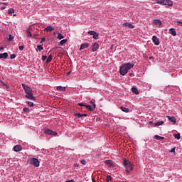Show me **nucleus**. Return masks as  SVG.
I'll list each match as a JSON object with an SVG mask.
<instances>
[{"mask_svg":"<svg viewBox=\"0 0 182 182\" xmlns=\"http://www.w3.org/2000/svg\"><path fill=\"white\" fill-rule=\"evenodd\" d=\"M174 137H175V139H177V140H180V139H181L180 133L176 134L174 135Z\"/></svg>","mask_w":182,"mask_h":182,"instance_id":"33","label":"nucleus"},{"mask_svg":"<svg viewBox=\"0 0 182 182\" xmlns=\"http://www.w3.org/2000/svg\"><path fill=\"white\" fill-rule=\"evenodd\" d=\"M156 1H158V0H156Z\"/></svg>","mask_w":182,"mask_h":182,"instance_id":"59","label":"nucleus"},{"mask_svg":"<svg viewBox=\"0 0 182 182\" xmlns=\"http://www.w3.org/2000/svg\"><path fill=\"white\" fill-rule=\"evenodd\" d=\"M121 110L125 113H129V112H130V109L129 108H126L125 107H121Z\"/></svg>","mask_w":182,"mask_h":182,"instance_id":"22","label":"nucleus"},{"mask_svg":"<svg viewBox=\"0 0 182 182\" xmlns=\"http://www.w3.org/2000/svg\"><path fill=\"white\" fill-rule=\"evenodd\" d=\"M176 151V148H173L171 150V153H174Z\"/></svg>","mask_w":182,"mask_h":182,"instance_id":"47","label":"nucleus"},{"mask_svg":"<svg viewBox=\"0 0 182 182\" xmlns=\"http://www.w3.org/2000/svg\"><path fill=\"white\" fill-rule=\"evenodd\" d=\"M4 50V47L0 48V50Z\"/></svg>","mask_w":182,"mask_h":182,"instance_id":"53","label":"nucleus"},{"mask_svg":"<svg viewBox=\"0 0 182 182\" xmlns=\"http://www.w3.org/2000/svg\"><path fill=\"white\" fill-rule=\"evenodd\" d=\"M89 35H92V36H94L95 33H96V31H88Z\"/></svg>","mask_w":182,"mask_h":182,"instance_id":"37","label":"nucleus"},{"mask_svg":"<svg viewBox=\"0 0 182 182\" xmlns=\"http://www.w3.org/2000/svg\"><path fill=\"white\" fill-rule=\"evenodd\" d=\"M78 106H80L81 107H86V105L83 102L78 103Z\"/></svg>","mask_w":182,"mask_h":182,"instance_id":"36","label":"nucleus"},{"mask_svg":"<svg viewBox=\"0 0 182 182\" xmlns=\"http://www.w3.org/2000/svg\"><path fill=\"white\" fill-rule=\"evenodd\" d=\"M85 107H86V109H87L90 112H93V110H95V109H96V107H95L92 105H85Z\"/></svg>","mask_w":182,"mask_h":182,"instance_id":"18","label":"nucleus"},{"mask_svg":"<svg viewBox=\"0 0 182 182\" xmlns=\"http://www.w3.org/2000/svg\"><path fill=\"white\" fill-rule=\"evenodd\" d=\"M52 60V55H49L46 60V63H49Z\"/></svg>","mask_w":182,"mask_h":182,"instance_id":"32","label":"nucleus"},{"mask_svg":"<svg viewBox=\"0 0 182 182\" xmlns=\"http://www.w3.org/2000/svg\"><path fill=\"white\" fill-rule=\"evenodd\" d=\"M89 46V43H82L80 46V50H83V49H86Z\"/></svg>","mask_w":182,"mask_h":182,"instance_id":"17","label":"nucleus"},{"mask_svg":"<svg viewBox=\"0 0 182 182\" xmlns=\"http://www.w3.org/2000/svg\"><path fill=\"white\" fill-rule=\"evenodd\" d=\"M152 41H153V42L155 43V45H156V46L160 45V41L159 40V38H157V36H154L152 37Z\"/></svg>","mask_w":182,"mask_h":182,"instance_id":"8","label":"nucleus"},{"mask_svg":"<svg viewBox=\"0 0 182 182\" xmlns=\"http://www.w3.org/2000/svg\"><path fill=\"white\" fill-rule=\"evenodd\" d=\"M66 42H68V39H63L60 41V45L62 46L65 45V43H66Z\"/></svg>","mask_w":182,"mask_h":182,"instance_id":"24","label":"nucleus"},{"mask_svg":"<svg viewBox=\"0 0 182 182\" xmlns=\"http://www.w3.org/2000/svg\"><path fill=\"white\" fill-rule=\"evenodd\" d=\"M125 26H127V28H129L130 29L134 28V26H133V24H132L130 23H126Z\"/></svg>","mask_w":182,"mask_h":182,"instance_id":"21","label":"nucleus"},{"mask_svg":"<svg viewBox=\"0 0 182 182\" xmlns=\"http://www.w3.org/2000/svg\"><path fill=\"white\" fill-rule=\"evenodd\" d=\"M75 117H76L77 119H80L82 117V114L80 113H77V114H75Z\"/></svg>","mask_w":182,"mask_h":182,"instance_id":"29","label":"nucleus"},{"mask_svg":"<svg viewBox=\"0 0 182 182\" xmlns=\"http://www.w3.org/2000/svg\"><path fill=\"white\" fill-rule=\"evenodd\" d=\"M83 116H85V117H87V114H82V117H83Z\"/></svg>","mask_w":182,"mask_h":182,"instance_id":"48","label":"nucleus"},{"mask_svg":"<svg viewBox=\"0 0 182 182\" xmlns=\"http://www.w3.org/2000/svg\"><path fill=\"white\" fill-rule=\"evenodd\" d=\"M45 41H46V38H42L41 43H43V42H45Z\"/></svg>","mask_w":182,"mask_h":182,"instance_id":"46","label":"nucleus"},{"mask_svg":"<svg viewBox=\"0 0 182 182\" xmlns=\"http://www.w3.org/2000/svg\"><path fill=\"white\" fill-rule=\"evenodd\" d=\"M43 44H42V45H38V46H37L36 50H39V52H41V50H43Z\"/></svg>","mask_w":182,"mask_h":182,"instance_id":"25","label":"nucleus"},{"mask_svg":"<svg viewBox=\"0 0 182 182\" xmlns=\"http://www.w3.org/2000/svg\"><path fill=\"white\" fill-rule=\"evenodd\" d=\"M178 23H179V25H181V26L182 27V21H178Z\"/></svg>","mask_w":182,"mask_h":182,"instance_id":"49","label":"nucleus"},{"mask_svg":"<svg viewBox=\"0 0 182 182\" xmlns=\"http://www.w3.org/2000/svg\"><path fill=\"white\" fill-rule=\"evenodd\" d=\"M99 48H100V46L97 43H95L92 45V51L96 52V50H97V49H99Z\"/></svg>","mask_w":182,"mask_h":182,"instance_id":"7","label":"nucleus"},{"mask_svg":"<svg viewBox=\"0 0 182 182\" xmlns=\"http://www.w3.org/2000/svg\"><path fill=\"white\" fill-rule=\"evenodd\" d=\"M57 90H60L61 92H65V90H66V87L58 86Z\"/></svg>","mask_w":182,"mask_h":182,"instance_id":"20","label":"nucleus"},{"mask_svg":"<svg viewBox=\"0 0 182 182\" xmlns=\"http://www.w3.org/2000/svg\"><path fill=\"white\" fill-rule=\"evenodd\" d=\"M0 83H1V86L4 87V89H9V85L5 83L4 81H0Z\"/></svg>","mask_w":182,"mask_h":182,"instance_id":"16","label":"nucleus"},{"mask_svg":"<svg viewBox=\"0 0 182 182\" xmlns=\"http://www.w3.org/2000/svg\"><path fill=\"white\" fill-rule=\"evenodd\" d=\"M63 38H65V36H63V35H62V33H58V39H63Z\"/></svg>","mask_w":182,"mask_h":182,"instance_id":"31","label":"nucleus"},{"mask_svg":"<svg viewBox=\"0 0 182 182\" xmlns=\"http://www.w3.org/2000/svg\"><path fill=\"white\" fill-rule=\"evenodd\" d=\"M75 167H79V165L77 164H75Z\"/></svg>","mask_w":182,"mask_h":182,"instance_id":"50","label":"nucleus"},{"mask_svg":"<svg viewBox=\"0 0 182 182\" xmlns=\"http://www.w3.org/2000/svg\"><path fill=\"white\" fill-rule=\"evenodd\" d=\"M133 68H134V64L133 63H128L122 64L119 68V74L122 75V76H124V75L127 74L129 70L133 69Z\"/></svg>","mask_w":182,"mask_h":182,"instance_id":"2","label":"nucleus"},{"mask_svg":"<svg viewBox=\"0 0 182 182\" xmlns=\"http://www.w3.org/2000/svg\"><path fill=\"white\" fill-rule=\"evenodd\" d=\"M106 181H107V182H110V181H112V176H107Z\"/></svg>","mask_w":182,"mask_h":182,"instance_id":"35","label":"nucleus"},{"mask_svg":"<svg viewBox=\"0 0 182 182\" xmlns=\"http://www.w3.org/2000/svg\"><path fill=\"white\" fill-rule=\"evenodd\" d=\"M132 93H134L135 95H139V90H137V87H133L132 88Z\"/></svg>","mask_w":182,"mask_h":182,"instance_id":"19","label":"nucleus"},{"mask_svg":"<svg viewBox=\"0 0 182 182\" xmlns=\"http://www.w3.org/2000/svg\"><path fill=\"white\" fill-rule=\"evenodd\" d=\"M22 87L26 94L25 97H26V99H28V100H33V102H35L36 100V97L33 96V90H32V88L25 84H22Z\"/></svg>","mask_w":182,"mask_h":182,"instance_id":"1","label":"nucleus"},{"mask_svg":"<svg viewBox=\"0 0 182 182\" xmlns=\"http://www.w3.org/2000/svg\"><path fill=\"white\" fill-rule=\"evenodd\" d=\"M155 138L156 140H163L164 139V136H161L160 135H155Z\"/></svg>","mask_w":182,"mask_h":182,"instance_id":"26","label":"nucleus"},{"mask_svg":"<svg viewBox=\"0 0 182 182\" xmlns=\"http://www.w3.org/2000/svg\"><path fill=\"white\" fill-rule=\"evenodd\" d=\"M27 35H28V36H30V38H32V33H31V31H29V30L27 31Z\"/></svg>","mask_w":182,"mask_h":182,"instance_id":"38","label":"nucleus"},{"mask_svg":"<svg viewBox=\"0 0 182 182\" xmlns=\"http://www.w3.org/2000/svg\"><path fill=\"white\" fill-rule=\"evenodd\" d=\"M165 0H158L156 2L157 4H160L161 5H164Z\"/></svg>","mask_w":182,"mask_h":182,"instance_id":"34","label":"nucleus"},{"mask_svg":"<svg viewBox=\"0 0 182 182\" xmlns=\"http://www.w3.org/2000/svg\"><path fill=\"white\" fill-rule=\"evenodd\" d=\"M81 164L86 166V160H85V159L81 160Z\"/></svg>","mask_w":182,"mask_h":182,"instance_id":"43","label":"nucleus"},{"mask_svg":"<svg viewBox=\"0 0 182 182\" xmlns=\"http://www.w3.org/2000/svg\"><path fill=\"white\" fill-rule=\"evenodd\" d=\"M14 39V36L12 35H9V41H12Z\"/></svg>","mask_w":182,"mask_h":182,"instance_id":"41","label":"nucleus"},{"mask_svg":"<svg viewBox=\"0 0 182 182\" xmlns=\"http://www.w3.org/2000/svg\"><path fill=\"white\" fill-rule=\"evenodd\" d=\"M25 48V46H20L19 47H18V49L20 50H23V48Z\"/></svg>","mask_w":182,"mask_h":182,"instance_id":"44","label":"nucleus"},{"mask_svg":"<svg viewBox=\"0 0 182 182\" xmlns=\"http://www.w3.org/2000/svg\"><path fill=\"white\" fill-rule=\"evenodd\" d=\"M44 31L46 32H52L53 31H55V28L52 26H48L44 29Z\"/></svg>","mask_w":182,"mask_h":182,"instance_id":"12","label":"nucleus"},{"mask_svg":"<svg viewBox=\"0 0 182 182\" xmlns=\"http://www.w3.org/2000/svg\"><path fill=\"white\" fill-rule=\"evenodd\" d=\"M164 5H168V6H173V1H171V0H164Z\"/></svg>","mask_w":182,"mask_h":182,"instance_id":"14","label":"nucleus"},{"mask_svg":"<svg viewBox=\"0 0 182 182\" xmlns=\"http://www.w3.org/2000/svg\"><path fill=\"white\" fill-rule=\"evenodd\" d=\"M70 73H71V72H70H70H68V75H70Z\"/></svg>","mask_w":182,"mask_h":182,"instance_id":"55","label":"nucleus"},{"mask_svg":"<svg viewBox=\"0 0 182 182\" xmlns=\"http://www.w3.org/2000/svg\"><path fill=\"white\" fill-rule=\"evenodd\" d=\"M167 119L172 123V124H176L177 123V119H176V117H171V116H166Z\"/></svg>","mask_w":182,"mask_h":182,"instance_id":"6","label":"nucleus"},{"mask_svg":"<svg viewBox=\"0 0 182 182\" xmlns=\"http://www.w3.org/2000/svg\"><path fill=\"white\" fill-rule=\"evenodd\" d=\"M153 24L156 25V26H161V21L159 19H154L153 20Z\"/></svg>","mask_w":182,"mask_h":182,"instance_id":"9","label":"nucleus"},{"mask_svg":"<svg viewBox=\"0 0 182 182\" xmlns=\"http://www.w3.org/2000/svg\"><path fill=\"white\" fill-rule=\"evenodd\" d=\"M23 112H29V108H28V107H24V108L23 109Z\"/></svg>","mask_w":182,"mask_h":182,"instance_id":"42","label":"nucleus"},{"mask_svg":"<svg viewBox=\"0 0 182 182\" xmlns=\"http://www.w3.org/2000/svg\"><path fill=\"white\" fill-rule=\"evenodd\" d=\"M149 59H150V60H151V59H153V57L152 56L149 57Z\"/></svg>","mask_w":182,"mask_h":182,"instance_id":"54","label":"nucleus"},{"mask_svg":"<svg viewBox=\"0 0 182 182\" xmlns=\"http://www.w3.org/2000/svg\"><path fill=\"white\" fill-rule=\"evenodd\" d=\"M105 164L107 165L108 167H114V164H113V161H112V160L105 161Z\"/></svg>","mask_w":182,"mask_h":182,"instance_id":"11","label":"nucleus"},{"mask_svg":"<svg viewBox=\"0 0 182 182\" xmlns=\"http://www.w3.org/2000/svg\"><path fill=\"white\" fill-rule=\"evenodd\" d=\"M0 59H8V53H0Z\"/></svg>","mask_w":182,"mask_h":182,"instance_id":"15","label":"nucleus"},{"mask_svg":"<svg viewBox=\"0 0 182 182\" xmlns=\"http://www.w3.org/2000/svg\"><path fill=\"white\" fill-rule=\"evenodd\" d=\"M14 151L16 152L22 151V146L21 145H16L14 146Z\"/></svg>","mask_w":182,"mask_h":182,"instance_id":"10","label":"nucleus"},{"mask_svg":"<svg viewBox=\"0 0 182 182\" xmlns=\"http://www.w3.org/2000/svg\"><path fill=\"white\" fill-rule=\"evenodd\" d=\"M46 59H48V56H46V55H43V56H42V60L44 62V60H45Z\"/></svg>","mask_w":182,"mask_h":182,"instance_id":"45","label":"nucleus"},{"mask_svg":"<svg viewBox=\"0 0 182 182\" xmlns=\"http://www.w3.org/2000/svg\"><path fill=\"white\" fill-rule=\"evenodd\" d=\"M94 39H99V33L95 32V33L92 36Z\"/></svg>","mask_w":182,"mask_h":182,"instance_id":"30","label":"nucleus"},{"mask_svg":"<svg viewBox=\"0 0 182 182\" xmlns=\"http://www.w3.org/2000/svg\"><path fill=\"white\" fill-rule=\"evenodd\" d=\"M123 165L126 168V173H127L128 174L132 173V171H133V170L134 169V168L133 167V164L129 160L124 159L123 161Z\"/></svg>","mask_w":182,"mask_h":182,"instance_id":"3","label":"nucleus"},{"mask_svg":"<svg viewBox=\"0 0 182 182\" xmlns=\"http://www.w3.org/2000/svg\"><path fill=\"white\" fill-rule=\"evenodd\" d=\"M44 132L46 134H48L49 136H56V134H58V132L48 129H46Z\"/></svg>","mask_w":182,"mask_h":182,"instance_id":"5","label":"nucleus"},{"mask_svg":"<svg viewBox=\"0 0 182 182\" xmlns=\"http://www.w3.org/2000/svg\"><path fill=\"white\" fill-rule=\"evenodd\" d=\"M31 163L35 167H39L41 162H39V159L36 158H32L31 159Z\"/></svg>","mask_w":182,"mask_h":182,"instance_id":"4","label":"nucleus"},{"mask_svg":"<svg viewBox=\"0 0 182 182\" xmlns=\"http://www.w3.org/2000/svg\"><path fill=\"white\" fill-rule=\"evenodd\" d=\"M15 58H16V55H15V54H11V55H10V58H11V59H15Z\"/></svg>","mask_w":182,"mask_h":182,"instance_id":"40","label":"nucleus"},{"mask_svg":"<svg viewBox=\"0 0 182 182\" xmlns=\"http://www.w3.org/2000/svg\"><path fill=\"white\" fill-rule=\"evenodd\" d=\"M92 181H93V182H96V181H95V179H92Z\"/></svg>","mask_w":182,"mask_h":182,"instance_id":"57","label":"nucleus"},{"mask_svg":"<svg viewBox=\"0 0 182 182\" xmlns=\"http://www.w3.org/2000/svg\"><path fill=\"white\" fill-rule=\"evenodd\" d=\"M169 33H170V35H172L173 36H176V35H177V31H176V28H170Z\"/></svg>","mask_w":182,"mask_h":182,"instance_id":"13","label":"nucleus"},{"mask_svg":"<svg viewBox=\"0 0 182 182\" xmlns=\"http://www.w3.org/2000/svg\"><path fill=\"white\" fill-rule=\"evenodd\" d=\"M90 103L92 105V106H93L94 107H96V104L95 103V100H91V101H90Z\"/></svg>","mask_w":182,"mask_h":182,"instance_id":"39","label":"nucleus"},{"mask_svg":"<svg viewBox=\"0 0 182 182\" xmlns=\"http://www.w3.org/2000/svg\"><path fill=\"white\" fill-rule=\"evenodd\" d=\"M162 124H164V121H160V122H156L154 124V125H155V126H162Z\"/></svg>","mask_w":182,"mask_h":182,"instance_id":"23","label":"nucleus"},{"mask_svg":"<svg viewBox=\"0 0 182 182\" xmlns=\"http://www.w3.org/2000/svg\"><path fill=\"white\" fill-rule=\"evenodd\" d=\"M26 103L30 106V107H33L35 106V104L31 101H27Z\"/></svg>","mask_w":182,"mask_h":182,"instance_id":"27","label":"nucleus"},{"mask_svg":"<svg viewBox=\"0 0 182 182\" xmlns=\"http://www.w3.org/2000/svg\"><path fill=\"white\" fill-rule=\"evenodd\" d=\"M68 181H70V182H75V180H70Z\"/></svg>","mask_w":182,"mask_h":182,"instance_id":"52","label":"nucleus"},{"mask_svg":"<svg viewBox=\"0 0 182 182\" xmlns=\"http://www.w3.org/2000/svg\"><path fill=\"white\" fill-rule=\"evenodd\" d=\"M1 9L2 10V9H5V7H1Z\"/></svg>","mask_w":182,"mask_h":182,"instance_id":"56","label":"nucleus"},{"mask_svg":"<svg viewBox=\"0 0 182 182\" xmlns=\"http://www.w3.org/2000/svg\"><path fill=\"white\" fill-rule=\"evenodd\" d=\"M65 182H70L69 181H66Z\"/></svg>","mask_w":182,"mask_h":182,"instance_id":"58","label":"nucleus"},{"mask_svg":"<svg viewBox=\"0 0 182 182\" xmlns=\"http://www.w3.org/2000/svg\"><path fill=\"white\" fill-rule=\"evenodd\" d=\"M149 124H153V122H152V121H150V122H149Z\"/></svg>","mask_w":182,"mask_h":182,"instance_id":"51","label":"nucleus"},{"mask_svg":"<svg viewBox=\"0 0 182 182\" xmlns=\"http://www.w3.org/2000/svg\"><path fill=\"white\" fill-rule=\"evenodd\" d=\"M14 12H15V10L14 9H9L8 10L9 15H12V14H14Z\"/></svg>","mask_w":182,"mask_h":182,"instance_id":"28","label":"nucleus"}]
</instances>
